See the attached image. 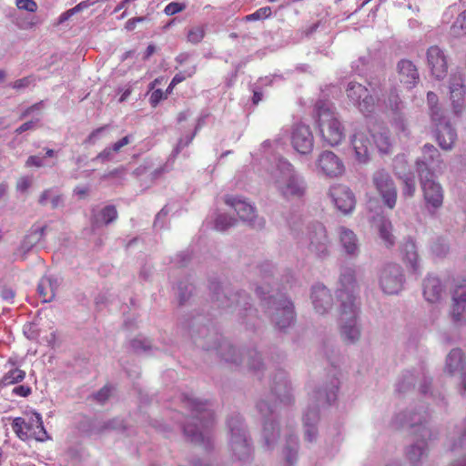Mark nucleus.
Instances as JSON below:
<instances>
[{
  "instance_id": "1",
  "label": "nucleus",
  "mask_w": 466,
  "mask_h": 466,
  "mask_svg": "<svg viewBox=\"0 0 466 466\" xmlns=\"http://www.w3.org/2000/svg\"><path fill=\"white\" fill-rule=\"evenodd\" d=\"M183 327L187 329L188 334L194 343L204 350H217L221 358L227 362L236 365L246 364V366L253 370H259L263 366L260 354L255 350H248L244 355L238 349L228 341H222L217 346V334L208 326L203 324V318L200 316L193 319L189 323H183Z\"/></svg>"
},
{
  "instance_id": "2",
  "label": "nucleus",
  "mask_w": 466,
  "mask_h": 466,
  "mask_svg": "<svg viewBox=\"0 0 466 466\" xmlns=\"http://www.w3.org/2000/svg\"><path fill=\"white\" fill-rule=\"evenodd\" d=\"M339 385L338 378L332 376L323 389H318L310 394L309 403L302 416L304 441L308 443L317 441L319 408L330 405L336 400Z\"/></svg>"
},
{
  "instance_id": "3",
  "label": "nucleus",
  "mask_w": 466,
  "mask_h": 466,
  "mask_svg": "<svg viewBox=\"0 0 466 466\" xmlns=\"http://www.w3.org/2000/svg\"><path fill=\"white\" fill-rule=\"evenodd\" d=\"M270 177L276 190L285 199L301 198L306 194L304 177L286 159L278 160Z\"/></svg>"
},
{
  "instance_id": "4",
  "label": "nucleus",
  "mask_w": 466,
  "mask_h": 466,
  "mask_svg": "<svg viewBox=\"0 0 466 466\" xmlns=\"http://www.w3.org/2000/svg\"><path fill=\"white\" fill-rule=\"evenodd\" d=\"M318 127L324 142L331 147L338 146L345 137V128L333 105L319 100L315 105Z\"/></svg>"
},
{
  "instance_id": "5",
  "label": "nucleus",
  "mask_w": 466,
  "mask_h": 466,
  "mask_svg": "<svg viewBox=\"0 0 466 466\" xmlns=\"http://www.w3.org/2000/svg\"><path fill=\"white\" fill-rule=\"evenodd\" d=\"M183 401L185 407L191 411V420L200 422V426H198L195 422L187 421L183 427L184 434L192 442L198 444L203 443V430L208 428L214 420V413L211 410V404L193 396H185Z\"/></svg>"
},
{
  "instance_id": "6",
  "label": "nucleus",
  "mask_w": 466,
  "mask_h": 466,
  "mask_svg": "<svg viewBox=\"0 0 466 466\" xmlns=\"http://www.w3.org/2000/svg\"><path fill=\"white\" fill-rule=\"evenodd\" d=\"M269 293L268 287L266 288V290L261 286L256 288V294L261 299L273 324L279 329H285L294 320L293 304L282 294L274 296Z\"/></svg>"
},
{
  "instance_id": "7",
  "label": "nucleus",
  "mask_w": 466,
  "mask_h": 466,
  "mask_svg": "<svg viewBox=\"0 0 466 466\" xmlns=\"http://www.w3.org/2000/svg\"><path fill=\"white\" fill-rule=\"evenodd\" d=\"M370 86L376 96V108L385 107L390 109L397 127L403 132L406 131L408 124L403 113L404 103L400 98L397 89L390 87L387 83L371 82Z\"/></svg>"
},
{
  "instance_id": "8",
  "label": "nucleus",
  "mask_w": 466,
  "mask_h": 466,
  "mask_svg": "<svg viewBox=\"0 0 466 466\" xmlns=\"http://www.w3.org/2000/svg\"><path fill=\"white\" fill-rule=\"evenodd\" d=\"M342 304H339V333L347 343H355L360 338V327L358 323L360 302H354L352 297L347 294L340 295Z\"/></svg>"
},
{
  "instance_id": "9",
  "label": "nucleus",
  "mask_w": 466,
  "mask_h": 466,
  "mask_svg": "<svg viewBox=\"0 0 466 466\" xmlns=\"http://www.w3.org/2000/svg\"><path fill=\"white\" fill-rule=\"evenodd\" d=\"M300 244L309 254L319 259H326L330 255L331 240L325 226L321 223L317 222L308 226Z\"/></svg>"
},
{
  "instance_id": "10",
  "label": "nucleus",
  "mask_w": 466,
  "mask_h": 466,
  "mask_svg": "<svg viewBox=\"0 0 466 466\" xmlns=\"http://www.w3.org/2000/svg\"><path fill=\"white\" fill-rule=\"evenodd\" d=\"M11 426L15 435L22 441L34 439L43 442L50 439L44 427L42 417L36 411L30 412L25 417L15 418Z\"/></svg>"
},
{
  "instance_id": "11",
  "label": "nucleus",
  "mask_w": 466,
  "mask_h": 466,
  "mask_svg": "<svg viewBox=\"0 0 466 466\" xmlns=\"http://www.w3.org/2000/svg\"><path fill=\"white\" fill-rule=\"evenodd\" d=\"M213 299L218 307L238 311L239 316H245L244 311L251 309L249 297L243 291H235L230 287L217 286L214 289Z\"/></svg>"
},
{
  "instance_id": "12",
  "label": "nucleus",
  "mask_w": 466,
  "mask_h": 466,
  "mask_svg": "<svg viewBox=\"0 0 466 466\" xmlns=\"http://www.w3.org/2000/svg\"><path fill=\"white\" fill-rule=\"evenodd\" d=\"M227 424L230 434L229 445L233 453L239 460L247 459L250 454L251 447L242 417L239 414H234L228 419Z\"/></svg>"
},
{
  "instance_id": "13",
  "label": "nucleus",
  "mask_w": 466,
  "mask_h": 466,
  "mask_svg": "<svg viewBox=\"0 0 466 466\" xmlns=\"http://www.w3.org/2000/svg\"><path fill=\"white\" fill-rule=\"evenodd\" d=\"M415 441L404 450L405 458L412 466H419L429 454V442L438 438V432L431 427H422Z\"/></svg>"
},
{
  "instance_id": "14",
  "label": "nucleus",
  "mask_w": 466,
  "mask_h": 466,
  "mask_svg": "<svg viewBox=\"0 0 466 466\" xmlns=\"http://www.w3.org/2000/svg\"><path fill=\"white\" fill-rule=\"evenodd\" d=\"M379 284L385 294H398L404 284L402 268L396 263L386 264L380 271Z\"/></svg>"
},
{
  "instance_id": "15",
  "label": "nucleus",
  "mask_w": 466,
  "mask_h": 466,
  "mask_svg": "<svg viewBox=\"0 0 466 466\" xmlns=\"http://www.w3.org/2000/svg\"><path fill=\"white\" fill-rule=\"evenodd\" d=\"M444 372L459 377V391L466 396V357L459 348L452 349L445 359Z\"/></svg>"
},
{
  "instance_id": "16",
  "label": "nucleus",
  "mask_w": 466,
  "mask_h": 466,
  "mask_svg": "<svg viewBox=\"0 0 466 466\" xmlns=\"http://www.w3.org/2000/svg\"><path fill=\"white\" fill-rule=\"evenodd\" d=\"M372 184L382 198L385 206L392 209L397 201V188L388 171L379 169L372 174Z\"/></svg>"
},
{
  "instance_id": "17",
  "label": "nucleus",
  "mask_w": 466,
  "mask_h": 466,
  "mask_svg": "<svg viewBox=\"0 0 466 466\" xmlns=\"http://www.w3.org/2000/svg\"><path fill=\"white\" fill-rule=\"evenodd\" d=\"M315 166L319 175L330 178L338 177L345 171L343 161L330 150L320 152L316 158Z\"/></svg>"
},
{
  "instance_id": "18",
  "label": "nucleus",
  "mask_w": 466,
  "mask_h": 466,
  "mask_svg": "<svg viewBox=\"0 0 466 466\" xmlns=\"http://www.w3.org/2000/svg\"><path fill=\"white\" fill-rule=\"evenodd\" d=\"M420 186L423 191L427 209L433 214L443 203V190L440 183L436 182L434 177L429 174H421L420 177Z\"/></svg>"
},
{
  "instance_id": "19",
  "label": "nucleus",
  "mask_w": 466,
  "mask_h": 466,
  "mask_svg": "<svg viewBox=\"0 0 466 466\" xmlns=\"http://www.w3.org/2000/svg\"><path fill=\"white\" fill-rule=\"evenodd\" d=\"M415 165L419 177L422 173L434 177L435 171L441 170L442 165L439 150L433 145L425 144L422 147V156L416 160Z\"/></svg>"
},
{
  "instance_id": "20",
  "label": "nucleus",
  "mask_w": 466,
  "mask_h": 466,
  "mask_svg": "<svg viewBox=\"0 0 466 466\" xmlns=\"http://www.w3.org/2000/svg\"><path fill=\"white\" fill-rule=\"evenodd\" d=\"M347 96L364 114H369L376 109L375 98L369 93L363 85L350 82L346 89Z\"/></svg>"
},
{
  "instance_id": "21",
  "label": "nucleus",
  "mask_w": 466,
  "mask_h": 466,
  "mask_svg": "<svg viewBox=\"0 0 466 466\" xmlns=\"http://www.w3.org/2000/svg\"><path fill=\"white\" fill-rule=\"evenodd\" d=\"M225 203L232 207L239 216L240 219L248 222L251 227L260 229L265 226V220L258 218L256 214V208L244 199L232 196L225 197Z\"/></svg>"
},
{
  "instance_id": "22",
  "label": "nucleus",
  "mask_w": 466,
  "mask_h": 466,
  "mask_svg": "<svg viewBox=\"0 0 466 466\" xmlns=\"http://www.w3.org/2000/svg\"><path fill=\"white\" fill-rule=\"evenodd\" d=\"M429 414L426 411L400 412L392 419L396 428L409 427L414 436L420 435V430L428 426Z\"/></svg>"
},
{
  "instance_id": "23",
  "label": "nucleus",
  "mask_w": 466,
  "mask_h": 466,
  "mask_svg": "<svg viewBox=\"0 0 466 466\" xmlns=\"http://www.w3.org/2000/svg\"><path fill=\"white\" fill-rule=\"evenodd\" d=\"M329 196L336 208L344 214L350 213L356 205L355 196L344 185H333L329 189Z\"/></svg>"
},
{
  "instance_id": "24",
  "label": "nucleus",
  "mask_w": 466,
  "mask_h": 466,
  "mask_svg": "<svg viewBox=\"0 0 466 466\" xmlns=\"http://www.w3.org/2000/svg\"><path fill=\"white\" fill-rule=\"evenodd\" d=\"M291 144L299 154H309L314 146V137L309 127L303 124L296 125L291 135Z\"/></svg>"
},
{
  "instance_id": "25",
  "label": "nucleus",
  "mask_w": 466,
  "mask_h": 466,
  "mask_svg": "<svg viewBox=\"0 0 466 466\" xmlns=\"http://www.w3.org/2000/svg\"><path fill=\"white\" fill-rule=\"evenodd\" d=\"M271 392L284 404L293 401L292 388L283 370H278L271 379Z\"/></svg>"
},
{
  "instance_id": "26",
  "label": "nucleus",
  "mask_w": 466,
  "mask_h": 466,
  "mask_svg": "<svg viewBox=\"0 0 466 466\" xmlns=\"http://www.w3.org/2000/svg\"><path fill=\"white\" fill-rule=\"evenodd\" d=\"M449 88L454 113L458 115L463 108L466 94L464 74L462 72L457 70L451 74Z\"/></svg>"
},
{
  "instance_id": "27",
  "label": "nucleus",
  "mask_w": 466,
  "mask_h": 466,
  "mask_svg": "<svg viewBox=\"0 0 466 466\" xmlns=\"http://www.w3.org/2000/svg\"><path fill=\"white\" fill-rule=\"evenodd\" d=\"M427 62L432 76L436 79H443L447 76V56L438 46H432L428 49Z\"/></svg>"
},
{
  "instance_id": "28",
  "label": "nucleus",
  "mask_w": 466,
  "mask_h": 466,
  "mask_svg": "<svg viewBox=\"0 0 466 466\" xmlns=\"http://www.w3.org/2000/svg\"><path fill=\"white\" fill-rule=\"evenodd\" d=\"M310 299L314 310L319 315L328 313L333 306L331 292L323 284L318 283L312 286Z\"/></svg>"
},
{
  "instance_id": "29",
  "label": "nucleus",
  "mask_w": 466,
  "mask_h": 466,
  "mask_svg": "<svg viewBox=\"0 0 466 466\" xmlns=\"http://www.w3.org/2000/svg\"><path fill=\"white\" fill-rule=\"evenodd\" d=\"M339 284L340 288L337 290L339 304H342L343 298L340 296L342 293L352 297L354 302H360V299L357 297L359 286L356 280L355 269L353 268H345L341 270Z\"/></svg>"
},
{
  "instance_id": "30",
  "label": "nucleus",
  "mask_w": 466,
  "mask_h": 466,
  "mask_svg": "<svg viewBox=\"0 0 466 466\" xmlns=\"http://www.w3.org/2000/svg\"><path fill=\"white\" fill-rule=\"evenodd\" d=\"M350 144L355 154L356 160L360 164H366L370 160L373 145L370 140V135L363 131L356 132Z\"/></svg>"
},
{
  "instance_id": "31",
  "label": "nucleus",
  "mask_w": 466,
  "mask_h": 466,
  "mask_svg": "<svg viewBox=\"0 0 466 466\" xmlns=\"http://www.w3.org/2000/svg\"><path fill=\"white\" fill-rule=\"evenodd\" d=\"M451 317L456 324L466 322V284L458 285L453 291Z\"/></svg>"
},
{
  "instance_id": "32",
  "label": "nucleus",
  "mask_w": 466,
  "mask_h": 466,
  "mask_svg": "<svg viewBox=\"0 0 466 466\" xmlns=\"http://www.w3.org/2000/svg\"><path fill=\"white\" fill-rule=\"evenodd\" d=\"M294 421L287 424L285 431V443L282 449L285 461L290 466L297 462L299 449V437L294 433Z\"/></svg>"
},
{
  "instance_id": "33",
  "label": "nucleus",
  "mask_w": 466,
  "mask_h": 466,
  "mask_svg": "<svg viewBox=\"0 0 466 466\" xmlns=\"http://www.w3.org/2000/svg\"><path fill=\"white\" fill-rule=\"evenodd\" d=\"M337 234L344 253L351 258L358 257L360 254V240L357 235L344 226L338 228Z\"/></svg>"
},
{
  "instance_id": "34",
  "label": "nucleus",
  "mask_w": 466,
  "mask_h": 466,
  "mask_svg": "<svg viewBox=\"0 0 466 466\" xmlns=\"http://www.w3.org/2000/svg\"><path fill=\"white\" fill-rule=\"evenodd\" d=\"M404 161L403 156H397L394 158L393 167L396 176L402 182V196L405 198H412L416 191V180L412 172H404L399 170V164Z\"/></svg>"
},
{
  "instance_id": "35",
  "label": "nucleus",
  "mask_w": 466,
  "mask_h": 466,
  "mask_svg": "<svg viewBox=\"0 0 466 466\" xmlns=\"http://www.w3.org/2000/svg\"><path fill=\"white\" fill-rule=\"evenodd\" d=\"M401 254L407 268L415 274H420V259L417 246L412 239H407L402 244Z\"/></svg>"
},
{
  "instance_id": "36",
  "label": "nucleus",
  "mask_w": 466,
  "mask_h": 466,
  "mask_svg": "<svg viewBox=\"0 0 466 466\" xmlns=\"http://www.w3.org/2000/svg\"><path fill=\"white\" fill-rule=\"evenodd\" d=\"M45 230L46 227H41L27 234L15 253V258L24 260L26 258L27 253L41 241L44 237Z\"/></svg>"
},
{
  "instance_id": "37",
  "label": "nucleus",
  "mask_w": 466,
  "mask_h": 466,
  "mask_svg": "<svg viewBox=\"0 0 466 466\" xmlns=\"http://www.w3.org/2000/svg\"><path fill=\"white\" fill-rule=\"evenodd\" d=\"M280 437L279 423L271 418L264 420L262 430V440L267 450H273L279 442Z\"/></svg>"
},
{
  "instance_id": "38",
  "label": "nucleus",
  "mask_w": 466,
  "mask_h": 466,
  "mask_svg": "<svg viewBox=\"0 0 466 466\" xmlns=\"http://www.w3.org/2000/svg\"><path fill=\"white\" fill-rule=\"evenodd\" d=\"M400 80L408 88H412L419 81V73L415 65L410 60H401L398 64Z\"/></svg>"
},
{
  "instance_id": "39",
  "label": "nucleus",
  "mask_w": 466,
  "mask_h": 466,
  "mask_svg": "<svg viewBox=\"0 0 466 466\" xmlns=\"http://www.w3.org/2000/svg\"><path fill=\"white\" fill-rule=\"evenodd\" d=\"M117 218V211L115 206L108 205L105 208L92 211L91 226L92 228H98L106 226Z\"/></svg>"
},
{
  "instance_id": "40",
  "label": "nucleus",
  "mask_w": 466,
  "mask_h": 466,
  "mask_svg": "<svg viewBox=\"0 0 466 466\" xmlns=\"http://www.w3.org/2000/svg\"><path fill=\"white\" fill-rule=\"evenodd\" d=\"M436 137L442 149L450 150L455 143L457 133L449 121L436 127Z\"/></svg>"
},
{
  "instance_id": "41",
  "label": "nucleus",
  "mask_w": 466,
  "mask_h": 466,
  "mask_svg": "<svg viewBox=\"0 0 466 466\" xmlns=\"http://www.w3.org/2000/svg\"><path fill=\"white\" fill-rule=\"evenodd\" d=\"M443 287L441 280L432 276H429L423 282V295L427 301L431 303L438 302L442 296Z\"/></svg>"
},
{
  "instance_id": "42",
  "label": "nucleus",
  "mask_w": 466,
  "mask_h": 466,
  "mask_svg": "<svg viewBox=\"0 0 466 466\" xmlns=\"http://www.w3.org/2000/svg\"><path fill=\"white\" fill-rule=\"evenodd\" d=\"M57 288L58 282L56 279L51 277L42 278L38 283L37 291L43 302L52 301Z\"/></svg>"
},
{
  "instance_id": "43",
  "label": "nucleus",
  "mask_w": 466,
  "mask_h": 466,
  "mask_svg": "<svg viewBox=\"0 0 466 466\" xmlns=\"http://www.w3.org/2000/svg\"><path fill=\"white\" fill-rule=\"evenodd\" d=\"M370 136L373 139L376 147L381 153H388L390 147V133L386 127H374L370 131Z\"/></svg>"
},
{
  "instance_id": "44",
  "label": "nucleus",
  "mask_w": 466,
  "mask_h": 466,
  "mask_svg": "<svg viewBox=\"0 0 466 466\" xmlns=\"http://www.w3.org/2000/svg\"><path fill=\"white\" fill-rule=\"evenodd\" d=\"M378 228H379L380 237L384 241V244L387 247L392 246L395 242V238L391 232L392 231L391 222L389 219L381 218Z\"/></svg>"
},
{
  "instance_id": "45",
  "label": "nucleus",
  "mask_w": 466,
  "mask_h": 466,
  "mask_svg": "<svg viewBox=\"0 0 466 466\" xmlns=\"http://www.w3.org/2000/svg\"><path fill=\"white\" fill-rule=\"evenodd\" d=\"M197 63H188V65L187 64V66L185 68L179 70L174 76V77L171 80V83L169 84L168 89L183 82L187 78L192 77L197 72Z\"/></svg>"
},
{
  "instance_id": "46",
  "label": "nucleus",
  "mask_w": 466,
  "mask_h": 466,
  "mask_svg": "<svg viewBox=\"0 0 466 466\" xmlns=\"http://www.w3.org/2000/svg\"><path fill=\"white\" fill-rule=\"evenodd\" d=\"M25 377V372L20 369H13L6 372L3 378L0 380V390L22 381Z\"/></svg>"
},
{
  "instance_id": "47",
  "label": "nucleus",
  "mask_w": 466,
  "mask_h": 466,
  "mask_svg": "<svg viewBox=\"0 0 466 466\" xmlns=\"http://www.w3.org/2000/svg\"><path fill=\"white\" fill-rule=\"evenodd\" d=\"M258 274L261 279L267 284L270 283V280L274 279L276 273V268L270 261H265L259 264L257 268Z\"/></svg>"
},
{
  "instance_id": "48",
  "label": "nucleus",
  "mask_w": 466,
  "mask_h": 466,
  "mask_svg": "<svg viewBox=\"0 0 466 466\" xmlns=\"http://www.w3.org/2000/svg\"><path fill=\"white\" fill-rule=\"evenodd\" d=\"M237 220L226 214L218 215L215 219V228L219 231H225L236 224Z\"/></svg>"
},
{
  "instance_id": "49",
  "label": "nucleus",
  "mask_w": 466,
  "mask_h": 466,
  "mask_svg": "<svg viewBox=\"0 0 466 466\" xmlns=\"http://www.w3.org/2000/svg\"><path fill=\"white\" fill-rule=\"evenodd\" d=\"M257 409L262 418L267 420L269 417L275 418V406L271 405L268 400H261L257 403Z\"/></svg>"
},
{
  "instance_id": "50",
  "label": "nucleus",
  "mask_w": 466,
  "mask_h": 466,
  "mask_svg": "<svg viewBox=\"0 0 466 466\" xmlns=\"http://www.w3.org/2000/svg\"><path fill=\"white\" fill-rule=\"evenodd\" d=\"M205 36V29L203 26L191 27L187 35V39L193 45H197L202 41Z\"/></svg>"
},
{
  "instance_id": "51",
  "label": "nucleus",
  "mask_w": 466,
  "mask_h": 466,
  "mask_svg": "<svg viewBox=\"0 0 466 466\" xmlns=\"http://www.w3.org/2000/svg\"><path fill=\"white\" fill-rule=\"evenodd\" d=\"M193 287L189 283L180 282L177 286V299L179 305H183L190 297Z\"/></svg>"
},
{
  "instance_id": "52",
  "label": "nucleus",
  "mask_w": 466,
  "mask_h": 466,
  "mask_svg": "<svg viewBox=\"0 0 466 466\" xmlns=\"http://www.w3.org/2000/svg\"><path fill=\"white\" fill-rule=\"evenodd\" d=\"M415 384V377L412 372H406L403 374L402 379L397 384V390L404 392Z\"/></svg>"
},
{
  "instance_id": "53",
  "label": "nucleus",
  "mask_w": 466,
  "mask_h": 466,
  "mask_svg": "<svg viewBox=\"0 0 466 466\" xmlns=\"http://www.w3.org/2000/svg\"><path fill=\"white\" fill-rule=\"evenodd\" d=\"M271 15V8L269 6H264L254 13L245 16V21L251 22V21H257L260 19L268 18Z\"/></svg>"
},
{
  "instance_id": "54",
  "label": "nucleus",
  "mask_w": 466,
  "mask_h": 466,
  "mask_svg": "<svg viewBox=\"0 0 466 466\" xmlns=\"http://www.w3.org/2000/svg\"><path fill=\"white\" fill-rule=\"evenodd\" d=\"M130 346L136 352H147L151 349V342L147 339L136 338L131 340Z\"/></svg>"
},
{
  "instance_id": "55",
  "label": "nucleus",
  "mask_w": 466,
  "mask_h": 466,
  "mask_svg": "<svg viewBox=\"0 0 466 466\" xmlns=\"http://www.w3.org/2000/svg\"><path fill=\"white\" fill-rule=\"evenodd\" d=\"M430 115L431 121L435 124L436 127H440L445 122H449L446 116L444 115V112L440 106L432 107V109L430 110Z\"/></svg>"
},
{
  "instance_id": "56",
  "label": "nucleus",
  "mask_w": 466,
  "mask_h": 466,
  "mask_svg": "<svg viewBox=\"0 0 466 466\" xmlns=\"http://www.w3.org/2000/svg\"><path fill=\"white\" fill-rule=\"evenodd\" d=\"M451 451H464L466 449V430L460 432L458 438L452 437L450 446Z\"/></svg>"
},
{
  "instance_id": "57",
  "label": "nucleus",
  "mask_w": 466,
  "mask_h": 466,
  "mask_svg": "<svg viewBox=\"0 0 466 466\" xmlns=\"http://www.w3.org/2000/svg\"><path fill=\"white\" fill-rule=\"evenodd\" d=\"M116 153L108 147H106L101 152H99L93 159V162L106 163L112 161L115 157Z\"/></svg>"
},
{
  "instance_id": "58",
  "label": "nucleus",
  "mask_w": 466,
  "mask_h": 466,
  "mask_svg": "<svg viewBox=\"0 0 466 466\" xmlns=\"http://www.w3.org/2000/svg\"><path fill=\"white\" fill-rule=\"evenodd\" d=\"M108 128L107 125L97 127L93 130L85 140V144L94 145L102 137L103 133Z\"/></svg>"
},
{
  "instance_id": "59",
  "label": "nucleus",
  "mask_w": 466,
  "mask_h": 466,
  "mask_svg": "<svg viewBox=\"0 0 466 466\" xmlns=\"http://www.w3.org/2000/svg\"><path fill=\"white\" fill-rule=\"evenodd\" d=\"M35 83V77L32 76L23 77L21 79L15 80L11 84L12 87L16 90H21L28 87L29 86Z\"/></svg>"
},
{
  "instance_id": "60",
  "label": "nucleus",
  "mask_w": 466,
  "mask_h": 466,
  "mask_svg": "<svg viewBox=\"0 0 466 466\" xmlns=\"http://www.w3.org/2000/svg\"><path fill=\"white\" fill-rule=\"evenodd\" d=\"M16 6L21 10L34 13L37 10V5L34 0H15Z\"/></svg>"
},
{
  "instance_id": "61",
  "label": "nucleus",
  "mask_w": 466,
  "mask_h": 466,
  "mask_svg": "<svg viewBox=\"0 0 466 466\" xmlns=\"http://www.w3.org/2000/svg\"><path fill=\"white\" fill-rule=\"evenodd\" d=\"M202 119H199L198 120V123L196 127V129H195V132L189 136V137H187L186 138H181L179 139L177 145V147L175 149L176 153L177 154L184 147H187V145H189L191 143V141L193 140L197 131L200 128L201 125H202Z\"/></svg>"
},
{
  "instance_id": "62",
  "label": "nucleus",
  "mask_w": 466,
  "mask_h": 466,
  "mask_svg": "<svg viewBox=\"0 0 466 466\" xmlns=\"http://www.w3.org/2000/svg\"><path fill=\"white\" fill-rule=\"evenodd\" d=\"M186 5L178 2H171L165 7V14L167 15H173L185 9Z\"/></svg>"
},
{
  "instance_id": "63",
  "label": "nucleus",
  "mask_w": 466,
  "mask_h": 466,
  "mask_svg": "<svg viewBox=\"0 0 466 466\" xmlns=\"http://www.w3.org/2000/svg\"><path fill=\"white\" fill-rule=\"evenodd\" d=\"M110 394H111V388L108 386H105L94 395V399L97 402L103 404L109 399Z\"/></svg>"
},
{
  "instance_id": "64",
  "label": "nucleus",
  "mask_w": 466,
  "mask_h": 466,
  "mask_svg": "<svg viewBox=\"0 0 466 466\" xmlns=\"http://www.w3.org/2000/svg\"><path fill=\"white\" fill-rule=\"evenodd\" d=\"M452 28L455 33H457V29L460 28L463 35H466V10L463 11L454 22Z\"/></svg>"
}]
</instances>
